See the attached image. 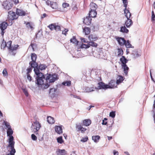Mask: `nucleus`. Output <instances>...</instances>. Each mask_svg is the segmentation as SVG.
<instances>
[{"label": "nucleus", "instance_id": "obj_1", "mask_svg": "<svg viewBox=\"0 0 155 155\" xmlns=\"http://www.w3.org/2000/svg\"><path fill=\"white\" fill-rule=\"evenodd\" d=\"M13 132V131L11 128L7 129V135L8 137H9L8 139L9 144L8 147L10 148H14V146L15 143L13 141L14 137L12 135Z\"/></svg>", "mask_w": 155, "mask_h": 155}, {"label": "nucleus", "instance_id": "obj_2", "mask_svg": "<svg viewBox=\"0 0 155 155\" xmlns=\"http://www.w3.org/2000/svg\"><path fill=\"white\" fill-rule=\"evenodd\" d=\"M12 41H9L7 42V48L9 50V52L11 53L14 56L16 53V51L17 49L19 46L18 45H14L12 46Z\"/></svg>", "mask_w": 155, "mask_h": 155}, {"label": "nucleus", "instance_id": "obj_3", "mask_svg": "<svg viewBox=\"0 0 155 155\" xmlns=\"http://www.w3.org/2000/svg\"><path fill=\"white\" fill-rule=\"evenodd\" d=\"M18 17L17 16L15 13L12 11L8 12L7 21L9 22V25H11L12 24V21L16 19Z\"/></svg>", "mask_w": 155, "mask_h": 155}, {"label": "nucleus", "instance_id": "obj_4", "mask_svg": "<svg viewBox=\"0 0 155 155\" xmlns=\"http://www.w3.org/2000/svg\"><path fill=\"white\" fill-rule=\"evenodd\" d=\"M41 127V124L36 120L32 123L31 128L33 129L34 132L35 133L39 130Z\"/></svg>", "mask_w": 155, "mask_h": 155}, {"label": "nucleus", "instance_id": "obj_5", "mask_svg": "<svg viewBox=\"0 0 155 155\" xmlns=\"http://www.w3.org/2000/svg\"><path fill=\"white\" fill-rule=\"evenodd\" d=\"M2 5L5 9L8 10L12 8L13 4L11 0H6L3 2Z\"/></svg>", "mask_w": 155, "mask_h": 155}, {"label": "nucleus", "instance_id": "obj_6", "mask_svg": "<svg viewBox=\"0 0 155 155\" xmlns=\"http://www.w3.org/2000/svg\"><path fill=\"white\" fill-rule=\"evenodd\" d=\"M115 38L117 40L119 45L120 46L124 45L126 43V40L123 38L115 36Z\"/></svg>", "mask_w": 155, "mask_h": 155}, {"label": "nucleus", "instance_id": "obj_7", "mask_svg": "<svg viewBox=\"0 0 155 155\" xmlns=\"http://www.w3.org/2000/svg\"><path fill=\"white\" fill-rule=\"evenodd\" d=\"M46 3L48 5H50L53 9H56L58 8V5L56 2H51L49 0H47Z\"/></svg>", "mask_w": 155, "mask_h": 155}, {"label": "nucleus", "instance_id": "obj_8", "mask_svg": "<svg viewBox=\"0 0 155 155\" xmlns=\"http://www.w3.org/2000/svg\"><path fill=\"white\" fill-rule=\"evenodd\" d=\"M56 80V77L54 75H51L49 74L46 77V80L47 81L49 80V82L50 83L53 82Z\"/></svg>", "mask_w": 155, "mask_h": 155}, {"label": "nucleus", "instance_id": "obj_9", "mask_svg": "<svg viewBox=\"0 0 155 155\" xmlns=\"http://www.w3.org/2000/svg\"><path fill=\"white\" fill-rule=\"evenodd\" d=\"M98 88L100 89H106L109 88L108 85L105 84L103 82H100L98 83Z\"/></svg>", "mask_w": 155, "mask_h": 155}, {"label": "nucleus", "instance_id": "obj_10", "mask_svg": "<svg viewBox=\"0 0 155 155\" xmlns=\"http://www.w3.org/2000/svg\"><path fill=\"white\" fill-rule=\"evenodd\" d=\"M62 126L56 125L54 127L55 132L58 134H60L63 133V129Z\"/></svg>", "mask_w": 155, "mask_h": 155}, {"label": "nucleus", "instance_id": "obj_11", "mask_svg": "<svg viewBox=\"0 0 155 155\" xmlns=\"http://www.w3.org/2000/svg\"><path fill=\"white\" fill-rule=\"evenodd\" d=\"M36 79V83L39 87H41L42 85H44V78H37Z\"/></svg>", "mask_w": 155, "mask_h": 155}, {"label": "nucleus", "instance_id": "obj_12", "mask_svg": "<svg viewBox=\"0 0 155 155\" xmlns=\"http://www.w3.org/2000/svg\"><path fill=\"white\" fill-rule=\"evenodd\" d=\"M98 38V37L94 34H91L88 36V38L90 41H96Z\"/></svg>", "mask_w": 155, "mask_h": 155}, {"label": "nucleus", "instance_id": "obj_13", "mask_svg": "<svg viewBox=\"0 0 155 155\" xmlns=\"http://www.w3.org/2000/svg\"><path fill=\"white\" fill-rule=\"evenodd\" d=\"M92 19L89 16L86 17L84 19L83 22L85 25H89L91 23Z\"/></svg>", "mask_w": 155, "mask_h": 155}, {"label": "nucleus", "instance_id": "obj_14", "mask_svg": "<svg viewBox=\"0 0 155 155\" xmlns=\"http://www.w3.org/2000/svg\"><path fill=\"white\" fill-rule=\"evenodd\" d=\"M16 14L19 16H25L26 15V12L22 9L17 8Z\"/></svg>", "mask_w": 155, "mask_h": 155}, {"label": "nucleus", "instance_id": "obj_15", "mask_svg": "<svg viewBox=\"0 0 155 155\" xmlns=\"http://www.w3.org/2000/svg\"><path fill=\"white\" fill-rule=\"evenodd\" d=\"M133 22L131 19L127 18V20L125 21V25L127 28H129L133 24Z\"/></svg>", "mask_w": 155, "mask_h": 155}, {"label": "nucleus", "instance_id": "obj_16", "mask_svg": "<svg viewBox=\"0 0 155 155\" xmlns=\"http://www.w3.org/2000/svg\"><path fill=\"white\" fill-rule=\"evenodd\" d=\"M90 6L91 11H96L98 8L97 5L93 2L91 3Z\"/></svg>", "mask_w": 155, "mask_h": 155}, {"label": "nucleus", "instance_id": "obj_17", "mask_svg": "<svg viewBox=\"0 0 155 155\" xmlns=\"http://www.w3.org/2000/svg\"><path fill=\"white\" fill-rule=\"evenodd\" d=\"M127 7H125L124 9V14H125V16L127 18H130L131 16V14L130 12L127 9Z\"/></svg>", "mask_w": 155, "mask_h": 155}, {"label": "nucleus", "instance_id": "obj_18", "mask_svg": "<svg viewBox=\"0 0 155 155\" xmlns=\"http://www.w3.org/2000/svg\"><path fill=\"white\" fill-rule=\"evenodd\" d=\"M8 25L7 22H3L0 24V28L1 30H5L7 28Z\"/></svg>", "mask_w": 155, "mask_h": 155}, {"label": "nucleus", "instance_id": "obj_19", "mask_svg": "<svg viewBox=\"0 0 155 155\" xmlns=\"http://www.w3.org/2000/svg\"><path fill=\"white\" fill-rule=\"evenodd\" d=\"M116 84L115 81L112 80L110 81L109 83L108 87L109 88H113L115 87V85Z\"/></svg>", "mask_w": 155, "mask_h": 155}, {"label": "nucleus", "instance_id": "obj_20", "mask_svg": "<svg viewBox=\"0 0 155 155\" xmlns=\"http://www.w3.org/2000/svg\"><path fill=\"white\" fill-rule=\"evenodd\" d=\"M97 15L96 11H90L89 13V16L91 18L95 17Z\"/></svg>", "mask_w": 155, "mask_h": 155}, {"label": "nucleus", "instance_id": "obj_21", "mask_svg": "<svg viewBox=\"0 0 155 155\" xmlns=\"http://www.w3.org/2000/svg\"><path fill=\"white\" fill-rule=\"evenodd\" d=\"M25 24H26L27 27L28 29H31V30L33 29V25L32 23L30 22H26L25 21Z\"/></svg>", "mask_w": 155, "mask_h": 155}, {"label": "nucleus", "instance_id": "obj_22", "mask_svg": "<svg viewBox=\"0 0 155 155\" xmlns=\"http://www.w3.org/2000/svg\"><path fill=\"white\" fill-rule=\"evenodd\" d=\"M47 119V122L49 124H54L55 122V121L54 118L51 116L48 117Z\"/></svg>", "mask_w": 155, "mask_h": 155}, {"label": "nucleus", "instance_id": "obj_23", "mask_svg": "<svg viewBox=\"0 0 155 155\" xmlns=\"http://www.w3.org/2000/svg\"><path fill=\"white\" fill-rule=\"evenodd\" d=\"M91 123V120L89 119H85L83 121V124L86 126L90 125Z\"/></svg>", "mask_w": 155, "mask_h": 155}, {"label": "nucleus", "instance_id": "obj_24", "mask_svg": "<svg viewBox=\"0 0 155 155\" xmlns=\"http://www.w3.org/2000/svg\"><path fill=\"white\" fill-rule=\"evenodd\" d=\"M29 64L32 68H36L38 67V64L36 62V61H30L29 63Z\"/></svg>", "mask_w": 155, "mask_h": 155}, {"label": "nucleus", "instance_id": "obj_25", "mask_svg": "<svg viewBox=\"0 0 155 155\" xmlns=\"http://www.w3.org/2000/svg\"><path fill=\"white\" fill-rule=\"evenodd\" d=\"M76 128L78 129V131H81L82 133H84L87 130L86 128L83 127L81 125H77Z\"/></svg>", "mask_w": 155, "mask_h": 155}, {"label": "nucleus", "instance_id": "obj_26", "mask_svg": "<svg viewBox=\"0 0 155 155\" xmlns=\"http://www.w3.org/2000/svg\"><path fill=\"white\" fill-rule=\"evenodd\" d=\"M120 61L122 63V66L126 64L128 60L126 59L124 56H122L120 59Z\"/></svg>", "mask_w": 155, "mask_h": 155}, {"label": "nucleus", "instance_id": "obj_27", "mask_svg": "<svg viewBox=\"0 0 155 155\" xmlns=\"http://www.w3.org/2000/svg\"><path fill=\"white\" fill-rule=\"evenodd\" d=\"M123 68L124 69V71L125 75H127L129 68L127 66L126 64L122 65Z\"/></svg>", "mask_w": 155, "mask_h": 155}, {"label": "nucleus", "instance_id": "obj_28", "mask_svg": "<svg viewBox=\"0 0 155 155\" xmlns=\"http://www.w3.org/2000/svg\"><path fill=\"white\" fill-rule=\"evenodd\" d=\"M57 153L58 155H65L66 151L65 150L59 149L57 151Z\"/></svg>", "mask_w": 155, "mask_h": 155}, {"label": "nucleus", "instance_id": "obj_29", "mask_svg": "<svg viewBox=\"0 0 155 155\" xmlns=\"http://www.w3.org/2000/svg\"><path fill=\"white\" fill-rule=\"evenodd\" d=\"M124 80V77L121 76H118L117 78L116 83L118 84L121 83Z\"/></svg>", "mask_w": 155, "mask_h": 155}, {"label": "nucleus", "instance_id": "obj_30", "mask_svg": "<svg viewBox=\"0 0 155 155\" xmlns=\"http://www.w3.org/2000/svg\"><path fill=\"white\" fill-rule=\"evenodd\" d=\"M91 30L90 28L86 27L83 29V32L85 33V35H87L90 33Z\"/></svg>", "mask_w": 155, "mask_h": 155}, {"label": "nucleus", "instance_id": "obj_31", "mask_svg": "<svg viewBox=\"0 0 155 155\" xmlns=\"http://www.w3.org/2000/svg\"><path fill=\"white\" fill-rule=\"evenodd\" d=\"M88 44L90 46L96 48L98 46V45L97 43H95L94 42V41H90L88 42Z\"/></svg>", "mask_w": 155, "mask_h": 155}, {"label": "nucleus", "instance_id": "obj_32", "mask_svg": "<svg viewBox=\"0 0 155 155\" xmlns=\"http://www.w3.org/2000/svg\"><path fill=\"white\" fill-rule=\"evenodd\" d=\"M70 41L71 42H72L76 45H77L78 43V41L76 39V38L75 36L71 38L70 40Z\"/></svg>", "mask_w": 155, "mask_h": 155}, {"label": "nucleus", "instance_id": "obj_33", "mask_svg": "<svg viewBox=\"0 0 155 155\" xmlns=\"http://www.w3.org/2000/svg\"><path fill=\"white\" fill-rule=\"evenodd\" d=\"M100 139V137L99 136H92V139L95 142H98L99 140Z\"/></svg>", "mask_w": 155, "mask_h": 155}, {"label": "nucleus", "instance_id": "obj_34", "mask_svg": "<svg viewBox=\"0 0 155 155\" xmlns=\"http://www.w3.org/2000/svg\"><path fill=\"white\" fill-rule=\"evenodd\" d=\"M120 31L123 33H127L129 32V30L125 26H124L121 27Z\"/></svg>", "mask_w": 155, "mask_h": 155}, {"label": "nucleus", "instance_id": "obj_35", "mask_svg": "<svg viewBox=\"0 0 155 155\" xmlns=\"http://www.w3.org/2000/svg\"><path fill=\"white\" fill-rule=\"evenodd\" d=\"M31 61H36L37 58V55L35 53H31Z\"/></svg>", "mask_w": 155, "mask_h": 155}, {"label": "nucleus", "instance_id": "obj_36", "mask_svg": "<svg viewBox=\"0 0 155 155\" xmlns=\"http://www.w3.org/2000/svg\"><path fill=\"white\" fill-rule=\"evenodd\" d=\"M117 56L118 57L120 56L121 55H122L123 54L124 51L122 48H118L117 49Z\"/></svg>", "mask_w": 155, "mask_h": 155}, {"label": "nucleus", "instance_id": "obj_37", "mask_svg": "<svg viewBox=\"0 0 155 155\" xmlns=\"http://www.w3.org/2000/svg\"><path fill=\"white\" fill-rule=\"evenodd\" d=\"M7 45L6 42L3 39L2 42L1 44V49H4L6 47H7Z\"/></svg>", "mask_w": 155, "mask_h": 155}, {"label": "nucleus", "instance_id": "obj_38", "mask_svg": "<svg viewBox=\"0 0 155 155\" xmlns=\"http://www.w3.org/2000/svg\"><path fill=\"white\" fill-rule=\"evenodd\" d=\"M37 78H44V79H45V77L43 74L40 72L37 75L36 79H37Z\"/></svg>", "mask_w": 155, "mask_h": 155}, {"label": "nucleus", "instance_id": "obj_39", "mask_svg": "<svg viewBox=\"0 0 155 155\" xmlns=\"http://www.w3.org/2000/svg\"><path fill=\"white\" fill-rule=\"evenodd\" d=\"M47 68V66L44 64H40L39 66V69L41 70H45Z\"/></svg>", "mask_w": 155, "mask_h": 155}, {"label": "nucleus", "instance_id": "obj_40", "mask_svg": "<svg viewBox=\"0 0 155 155\" xmlns=\"http://www.w3.org/2000/svg\"><path fill=\"white\" fill-rule=\"evenodd\" d=\"M62 84L64 85L69 86L71 85V82L70 81H66L63 82Z\"/></svg>", "mask_w": 155, "mask_h": 155}, {"label": "nucleus", "instance_id": "obj_41", "mask_svg": "<svg viewBox=\"0 0 155 155\" xmlns=\"http://www.w3.org/2000/svg\"><path fill=\"white\" fill-rule=\"evenodd\" d=\"M127 48H130L132 47V45L130 44L129 41L127 40V41H126V43H125V45Z\"/></svg>", "mask_w": 155, "mask_h": 155}, {"label": "nucleus", "instance_id": "obj_42", "mask_svg": "<svg viewBox=\"0 0 155 155\" xmlns=\"http://www.w3.org/2000/svg\"><path fill=\"white\" fill-rule=\"evenodd\" d=\"M11 150L10 151V153L8 154V155H15V153L16 151L14 148H10Z\"/></svg>", "mask_w": 155, "mask_h": 155}, {"label": "nucleus", "instance_id": "obj_43", "mask_svg": "<svg viewBox=\"0 0 155 155\" xmlns=\"http://www.w3.org/2000/svg\"><path fill=\"white\" fill-rule=\"evenodd\" d=\"M57 140L58 142L60 143H62L64 142V141L62 139V136L60 137H58L57 138Z\"/></svg>", "mask_w": 155, "mask_h": 155}, {"label": "nucleus", "instance_id": "obj_44", "mask_svg": "<svg viewBox=\"0 0 155 155\" xmlns=\"http://www.w3.org/2000/svg\"><path fill=\"white\" fill-rule=\"evenodd\" d=\"M55 24H52L48 26V27L51 30L55 29Z\"/></svg>", "mask_w": 155, "mask_h": 155}, {"label": "nucleus", "instance_id": "obj_45", "mask_svg": "<svg viewBox=\"0 0 155 155\" xmlns=\"http://www.w3.org/2000/svg\"><path fill=\"white\" fill-rule=\"evenodd\" d=\"M89 47L90 46L89 45V44L87 45L84 44H82L81 46V48H89Z\"/></svg>", "mask_w": 155, "mask_h": 155}, {"label": "nucleus", "instance_id": "obj_46", "mask_svg": "<svg viewBox=\"0 0 155 155\" xmlns=\"http://www.w3.org/2000/svg\"><path fill=\"white\" fill-rule=\"evenodd\" d=\"M4 123L5 125L7 128V129H10L11 128V126L10 125V124L9 123H8L7 121H4Z\"/></svg>", "mask_w": 155, "mask_h": 155}, {"label": "nucleus", "instance_id": "obj_47", "mask_svg": "<svg viewBox=\"0 0 155 155\" xmlns=\"http://www.w3.org/2000/svg\"><path fill=\"white\" fill-rule=\"evenodd\" d=\"M123 2V3L124 7H127V5L128 3V2L127 0H122Z\"/></svg>", "mask_w": 155, "mask_h": 155}, {"label": "nucleus", "instance_id": "obj_48", "mask_svg": "<svg viewBox=\"0 0 155 155\" xmlns=\"http://www.w3.org/2000/svg\"><path fill=\"white\" fill-rule=\"evenodd\" d=\"M39 68H35L34 69V71L35 74L37 75L38 74L40 73V71L39 70Z\"/></svg>", "mask_w": 155, "mask_h": 155}, {"label": "nucleus", "instance_id": "obj_49", "mask_svg": "<svg viewBox=\"0 0 155 155\" xmlns=\"http://www.w3.org/2000/svg\"><path fill=\"white\" fill-rule=\"evenodd\" d=\"M2 73L4 76H7L8 75V72L6 68H4L3 71Z\"/></svg>", "mask_w": 155, "mask_h": 155}, {"label": "nucleus", "instance_id": "obj_50", "mask_svg": "<svg viewBox=\"0 0 155 155\" xmlns=\"http://www.w3.org/2000/svg\"><path fill=\"white\" fill-rule=\"evenodd\" d=\"M88 140V137L87 136L85 137H83L81 140V141L83 142H87Z\"/></svg>", "mask_w": 155, "mask_h": 155}, {"label": "nucleus", "instance_id": "obj_51", "mask_svg": "<svg viewBox=\"0 0 155 155\" xmlns=\"http://www.w3.org/2000/svg\"><path fill=\"white\" fill-rule=\"evenodd\" d=\"M62 7L64 8H66L69 6V4L66 2L63 3L62 4Z\"/></svg>", "mask_w": 155, "mask_h": 155}, {"label": "nucleus", "instance_id": "obj_52", "mask_svg": "<svg viewBox=\"0 0 155 155\" xmlns=\"http://www.w3.org/2000/svg\"><path fill=\"white\" fill-rule=\"evenodd\" d=\"M109 115L110 117H111L112 118H114L115 116V111H112L110 113Z\"/></svg>", "mask_w": 155, "mask_h": 155}, {"label": "nucleus", "instance_id": "obj_53", "mask_svg": "<svg viewBox=\"0 0 155 155\" xmlns=\"http://www.w3.org/2000/svg\"><path fill=\"white\" fill-rule=\"evenodd\" d=\"M151 20L152 21L155 20V15L153 11H152Z\"/></svg>", "mask_w": 155, "mask_h": 155}, {"label": "nucleus", "instance_id": "obj_54", "mask_svg": "<svg viewBox=\"0 0 155 155\" xmlns=\"http://www.w3.org/2000/svg\"><path fill=\"white\" fill-rule=\"evenodd\" d=\"M80 39L81 40L82 42L84 43H88V41H87V39L85 38H80Z\"/></svg>", "mask_w": 155, "mask_h": 155}, {"label": "nucleus", "instance_id": "obj_55", "mask_svg": "<svg viewBox=\"0 0 155 155\" xmlns=\"http://www.w3.org/2000/svg\"><path fill=\"white\" fill-rule=\"evenodd\" d=\"M55 30L56 31H60L61 30V27L60 26L57 25L55 24Z\"/></svg>", "mask_w": 155, "mask_h": 155}, {"label": "nucleus", "instance_id": "obj_56", "mask_svg": "<svg viewBox=\"0 0 155 155\" xmlns=\"http://www.w3.org/2000/svg\"><path fill=\"white\" fill-rule=\"evenodd\" d=\"M32 139L34 140H37L36 136L34 134H32L31 135Z\"/></svg>", "mask_w": 155, "mask_h": 155}, {"label": "nucleus", "instance_id": "obj_57", "mask_svg": "<svg viewBox=\"0 0 155 155\" xmlns=\"http://www.w3.org/2000/svg\"><path fill=\"white\" fill-rule=\"evenodd\" d=\"M32 69L31 68V67H29L27 69V74H29V73L31 71Z\"/></svg>", "mask_w": 155, "mask_h": 155}, {"label": "nucleus", "instance_id": "obj_58", "mask_svg": "<svg viewBox=\"0 0 155 155\" xmlns=\"http://www.w3.org/2000/svg\"><path fill=\"white\" fill-rule=\"evenodd\" d=\"M107 120V118H105L104 120L102 121V124L103 125H106L107 123V122L106 121Z\"/></svg>", "mask_w": 155, "mask_h": 155}, {"label": "nucleus", "instance_id": "obj_59", "mask_svg": "<svg viewBox=\"0 0 155 155\" xmlns=\"http://www.w3.org/2000/svg\"><path fill=\"white\" fill-rule=\"evenodd\" d=\"M68 30L67 29H65L64 31H62V33L63 34L66 35L67 32L68 31Z\"/></svg>", "mask_w": 155, "mask_h": 155}, {"label": "nucleus", "instance_id": "obj_60", "mask_svg": "<svg viewBox=\"0 0 155 155\" xmlns=\"http://www.w3.org/2000/svg\"><path fill=\"white\" fill-rule=\"evenodd\" d=\"M132 54L133 55L134 58L138 57L139 56V54L137 52H136L135 53H133Z\"/></svg>", "mask_w": 155, "mask_h": 155}, {"label": "nucleus", "instance_id": "obj_61", "mask_svg": "<svg viewBox=\"0 0 155 155\" xmlns=\"http://www.w3.org/2000/svg\"><path fill=\"white\" fill-rule=\"evenodd\" d=\"M23 91L25 95L26 96L28 97V94L27 91L26 89H24Z\"/></svg>", "mask_w": 155, "mask_h": 155}, {"label": "nucleus", "instance_id": "obj_62", "mask_svg": "<svg viewBox=\"0 0 155 155\" xmlns=\"http://www.w3.org/2000/svg\"><path fill=\"white\" fill-rule=\"evenodd\" d=\"M27 78L30 81L31 80L32 77L30 76V74H27Z\"/></svg>", "mask_w": 155, "mask_h": 155}, {"label": "nucleus", "instance_id": "obj_63", "mask_svg": "<svg viewBox=\"0 0 155 155\" xmlns=\"http://www.w3.org/2000/svg\"><path fill=\"white\" fill-rule=\"evenodd\" d=\"M12 1L14 2V3L15 5H16L19 3L18 0H12Z\"/></svg>", "mask_w": 155, "mask_h": 155}, {"label": "nucleus", "instance_id": "obj_64", "mask_svg": "<svg viewBox=\"0 0 155 155\" xmlns=\"http://www.w3.org/2000/svg\"><path fill=\"white\" fill-rule=\"evenodd\" d=\"M113 153L114 155H118L119 153L117 151H116L115 150H114Z\"/></svg>", "mask_w": 155, "mask_h": 155}]
</instances>
